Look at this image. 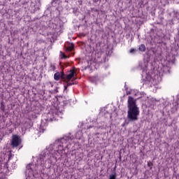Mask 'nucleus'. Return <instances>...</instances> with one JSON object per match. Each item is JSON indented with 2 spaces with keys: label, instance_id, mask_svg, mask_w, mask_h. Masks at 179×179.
Wrapping results in <instances>:
<instances>
[{
  "label": "nucleus",
  "instance_id": "1",
  "mask_svg": "<svg viewBox=\"0 0 179 179\" xmlns=\"http://www.w3.org/2000/svg\"><path fill=\"white\" fill-rule=\"evenodd\" d=\"M128 108L127 118L130 121H138V115L140 113L139 108L136 106V101L131 96H129Z\"/></svg>",
  "mask_w": 179,
  "mask_h": 179
},
{
  "label": "nucleus",
  "instance_id": "2",
  "mask_svg": "<svg viewBox=\"0 0 179 179\" xmlns=\"http://www.w3.org/2000/svg\"><path fill=\"white\" fill-rule=\"evenodd\" d=\"M75 75H76L75 67H73L71 70L69 71V74H64V82L67 83V85L64 87L65 89H67V87H69V86H72V85H75V80H76Z\"/></svg>",
  "mask_w": 179,
  "mask_h": 179
},
{
  "label": "nucleus",
  "instance_id": "3",
  "mask_svg": "<svg viewBox=\"0 0 179 179\" xmlns=\"http://www.w3.org/2000/svg\"><path fill=\"white\" fill-rule=\"evenodd\" d=\"M22 143V139L17 135L13 136L10 145L12 148H17Z\"/></svg>",
  "mask_w": 179,
  "mask_h": 179
},
{
  "label": "nucleus",
  "instance_id": "4",
  "mask_svg": "<svg viewBox=\"0 0 179 179\" xmlns=\"http://www.w3.org/2000/svg\"><path fill=\"white\" fill-rule=\"evenodd\" d=\"M54 79L55 80H59L61 79V80H62L63 82H64V71H62L61 72H57L54 74Z\"/></svg>",
  "mask_w": 179,
  "mask_h": 179
},
{
  "label": "nucleus",
  "instance_id": "5",
  "mask_svg": "<svg viewBox=\"0 0 179 179\" xmlns=\"http://www.w3.org/2000/svg\"><path fill=\"white\" fill-rule=\"evenodd\" d=\"M95 54V58H101V55H103V50L101 49H96L94 50Z\"/></svg>",
  "mask_w": 179,
  "mask_h": 179
},
{
  "label": "nucleus",
  "instance_id": "6",
  "mask_svg": "<svg viewBox=\"0 0 179 179\" xmlns=\"http://www.w3.org/2000/svg\"><path fill=\"white\" fill-rule=\"evenodd\" d=\"M74 48H75V44L70 43L69 45L66 48V52H71V51H73Z\"/></svg>",
  "mask_w": 179,
  "mask_h": 179
},
{
  "label": "nucleus",
  "instance_id": "7",
  "mask_svg": "<svg viewBox=\"0 0 179 179\" xmlns=\"http://www.w3.org/2000/svg\"><path fill=\"white\" fill-rule=\"evenodd\" d=\"M65 150H64V147L62 145H58V150H57V152L60 155L62 156V154L64 153Z\"/></svg>",
  "mask_w": 179,
  "mask_h": 179
},
{
  "label": "nucleus",
  "instance_id": "8",
  "mask_svg": "<svg viewBox=\"0 0 179 179\" xmlns=\"http://www.w3.org/2000/svg\"><path fill=\"white\" fill-rule=\"evenodd\" d=\"M139 51H141V52H145L146 51V46H145V44H141L138 48Z\"/></svg>",
  "mask_w": 179,
  "mask_h": 179
},
{
  "label": "nucleus",
  "instance_id": "9",
  "mask_svg": "<svg viewBox=\"0 0 179 179\" xmlns=\"http://www.w3.org/2000/svg\"><path fill=\"white\" fill-rule=\"evenodd\" d=\"M148 166L150 167V170H152V167H153V162H148Z\"/></svg>",
  "mask_w": 179,
  "mask_h": 179
},
{
  "label": "nucleus",
  "instance_id": "10",
  "mask_svg": "<svg viewBox=\"0 0 179 179\" xmlns=\"http://www.w3.org/2000/svg\"><path fill=\"white\" fill-rule=\"evenodd\" d=\"M50 71H55L56 69L55 65L54 64H50Z\"/></svg>",
  "mask_w": 179,
  "mask_h": 179
},
{
  "label": "nucleus",
  "instance_id": "11",
  "mask_svg": "<svg viewBox=\"0 0 179 179\" xmlns=\"http://www.w3.org/2000/svg\"><path fill=\"white\" fill-rule=\"evenodd\" d=\"M135 51H136V50L134 48H131L130 50H129V52L130 54H133V52H135Z\"/></svg>",
  "mask_w": 179,
  "mask_h": 179
},
{
  "label": "nucleus",
  "instance_id": "12",
  "mask_svg": "<svg viewBox=\"0 0 179 179\" xmlns=\"http://www.w3.org/2000/svg\"><path fill=\"white\" fill-rule=\"evenodd\" d=\"M63 58L65 59L68 58V57L65 55V53H63Z\"/></svg>",
  "mask_w": 179,
  "mask_h": 179
},
{
  "label": "nucleus",
  "instance_id": "13",
  "mask_svg": "<svg viewBox=\"0 0 179 179\" xmlns=\"http://www.w3.org/2000/svg\"><path fill=\"white\" fill-rule=\"evenodd\" d=\"M49 86H51V87H53L54 85H52V83L50 82L48 83Z\"/></svg>",
  "mask_w": 179,
  "mask_h": 179
},
{
  "label": "nucleus",
  "instance_id": "14",
  "mask_svg": "<svg viewBox=\"0 0 179 179\" xmlns=\"http://www.w3.org/2000/svg\"><path fill=\"white\" fill-rule=\"evenodd\" d=\"M75 179H78V178H75Z\"/></svg>",
  "mask_w": 179,
  "mask_h": 179
}]
</instances>
